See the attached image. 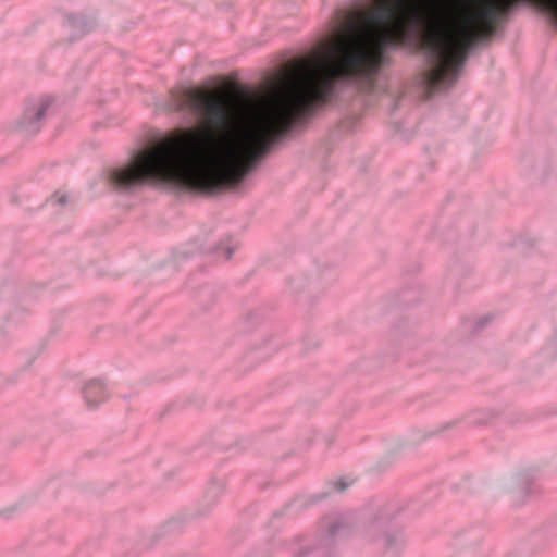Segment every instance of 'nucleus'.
I'll list each match as a JSON object with an SVG mask.
<instances>
[{
	"mask_svg": "<svg viewBox=\"0 0 557 557\" xmlns=\"http://www.w3.org/2000/svg\"><path fill=\"white\" fill-rule=\"evenodd\" d=\"M84 397L88 405H98L106 398V391L99 381L89 382L84 391Z\"/></svg>",
	"mask_w": 557,
	"mask_h": 557,
	"instance_id": "nucleus-1",
	"label": "nucleus"
},
{
	"mask_svg": "<svg viewBox=\"0 0 557 557\" xmlns=\"http://www.w3.org/2000/svg\"><path fill=\"white\" fill-rule=\"evenodd\" d=\"M48 106H49V100L48 99H45V100L41 101L38 110L35 113L36 120H40L44 116L45 111L48 108Z\"/></svg>",
	"mask_w": 557,
	"mask_h": 557,
	"instance_id": "nucleus-2",
	"label": "nucleus"
},
{
	"mask_svg": "<svg viewBox=\"0 0 557 557\" xmlns=\"http://www.w3.org/2000/svg\"><path fill=\"white\" fill-rule=\"evenodd\" d=\"M349 484L343 482L342 480L335 482V487L338 491H344Z\"/></svg>",
	"mask_w": 557,
	"mask_h": 557,
	"instance_id": "nucleus-3",
	"label": "nucleus"
},
{
	"mask_svg": "<svg viewBox=\"0 0 557 557\" xmlns=\"http://www.w3.org/2000/svg\"><path fill=\"white\" fill-rule=\"evenodd\" d=\"M53 198L55 199L57 202L59 203H64L65 202V197L63 195H59V194H55L53 196Z\"/></svg>",
	"mask_w": 557,
	"mask_h": 557,
	"instance_id": "nucleus-4",
	"label": "nucleus"
}]
</instances>
